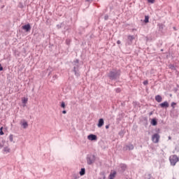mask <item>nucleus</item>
Here are the masks:
<instances>
[{"instance_id":"f257e3e1","label":"nucleus","mask_w":179,"mask_h":179,"mask_svg":"<svg viewBox=\"0 0 179 179\" xmlns=\"http://www.w3.org/2000/svg\"><path fill=\"white\" fill-rule=\"evenodd\" d=\"M120 71H110L109 73L108 77L110 78V79L113 80L114 79H117V76H120Z\"/></svg>"},{"instance_id":"f03ea898","label":"nucleus","mask_w":179,"mask_h":179,"mask_svg":"<svg viewBox=\"0 0 179 179\" xmlns=\"http://www.w3.org/2000/svg\"><path fill=\"white\" fill-rule=\"evenodd\" d=\"M169 160L172 166H176L179 159H178V157H177V155H171L169 158Z\"/></svg>"},{"instance_id":"7ed1b4c3","label":"nucleus","mask_w":179,"mask_h":179,"mask_svg":"<svg viewBox=\"0 0 179 179\" xmlns=\"http://www.w3.org/2000/svg\"><path fill=\"white\" fill-rule=\"evenodd\" d=\"M159 140H160V135H159V134H155L152 136V141L154 143H159Z\"/></svg>"},{"instance_id":"20e7f679","label":"nucleus","mask_w":179,"mask_h":179,"mask_svg":"<svg viewBox=\"0 0 179 179\" xmlns=\"http://www.w3.org/2000/svg\"><path fill=\"white\" fill-rule=\"evenodd\" d=\"M127 40L129 41L128 42V45H131V44H132V41H134V40H135V36L129 35L127 36Z\"/></svg>"},{"instance_id":"39448f33","label":"nucleus","mask_w":179,"mask_h":179,"mask_svg":"<svg viewBox=\"0 0 179 179\" xmlns=\"http://www.w3.org/2000/svg\"><path fill=\"white\" fill-rule=\"evenodd\" d=\"M87 139L89 141H97V136L94 135V134H90L87 136Z\"/></svg>"},{"instance_id":"423d86ee","label":"nucleus","mask_w":179,"mask_h":179,"mask_svg":"<svg viewBox=\"0 0 179 179\" xmlns=\"http://www.w3.org/2000/svg\"><path fill=\"white\" fill-rule=\"evenodd\" d=\"M159 106H160V107H161L162 108H169V102H167V101H164V103H160Z\"/></svg>"},{"instance_id":"0eeeda50","label":"nucleus","mask_w":179,"mask_h":179,"mask_svg":"<svg viewBox=\"0 0 179 179\" xmlns=\"http://www.w3.org/2000/svg\"><path fill=\"white\" fill-rule=\"evenodd\" d=\"M115 176H117V171H111L110 175H109V179H114L115 178Z\"/></svg>"},{"instance_id":"6e6552de","label":"nucleus","mask_w":179,"mask_h":179,"mask_svg":"<svg viewBox=\"0 0 179 179\" xmlns=\"http://www.w3.org/2000/svg\"><path fill=\"white\" fill-rule=\"evenodd\" d=\"M23 30H26V31H30L31 27H30V24L22 26Z\"/></svg>"},{"instance_id":"1a4fd4ad","label":"nucleus","mask_w":179,"mask_h":179,"mask_svg":"<svg viewBox=\"0 0 179 179\" xmlns=\"http://www.w3.org/2000/svg\"><path fill=\"white\" fill-rule=\"evenodd\" d=\"M104 125V120L102 118L99 119V123L97 124L98 128H101Z\"/></svg>"},{"instance_id":"9d476101","label":"nucleus","mask_w":179,"mask_h":179,"mask_svg":"<svg viewBox=\"0 0 179 179\" xmlns=\"http://www.w3.org/2000/svg\"><path fill=\"white\" fill-rule=\"evenodd\" d=\"M20 124L22 125V127H23L24 129H26V128L29 127V124L27 123V122H26V120L22 121L20 122Z\"/></svg>"},{"instance_id":"9b49d317","label":"nucleus","mask_w":179,"mask_h":179,"mask_svg":"<svg viewBox=\"0 0 179 179\" xmlns=\"http://www.w3.org/2000/svg\"><path fill=\"white\" fill-rule=\"evenodd\" d=\"M22 104H24L23 107H26V104H27V101H29V99L26 97H23L22 98Z\"/></svg>"},{"instance_id":"f8f14e48","label":"nucleus","mask_w":179,"mask_h":179,"mask_svg":"<svg viewBox=\"0 0 179 179\" xmlns=\"http://www.w3.org/2000/svg\"><path fill=\"white\" fill-rule=\"evenodd\" d=\"M155 100L157 101V103H162V100H163V98H162V96L160 95H157L155 96Z\"/></svg>"},{"instance_id":"ddd939ff","label":"nucleus","mask_w":179,"mask_h":179,"mask_svg":"<svg viewBox=\"0 0 179 179\" xmlns=\"http://www.w3.org/2000/svg\"><path fill=\"white\" fill-rule=\"evenodd\" d=\"M85 173H86V169L83 168L80 171V176H85Z\"/></svg>"},{"instance_id":"4468645a","label":"nucleus","mask_w":179,"mask_h":179,"mask_svg":"<svg viewBox=\"0 0 179 179\" xmlns=\"http://www.w3.org/2000/svg\"><path fill=\"white\" fill-rule=\"evenodd\" d=\"M152 125L156 126L157 125V121H156V119H152L151 121Z\"/></svg>"},{"instance_id":"2eb2a0df","label":"nucleus","mask_w":179,"mask_h":179,"mask_svg":"<svg viewBox=\"0 0 179 179\" xmlns=\"http://www.w3.org/2000/svg\"><path fill=\"white\" fill-rule=\"evenodd\" d=\"M3 152H5V153H9V152H10V149L8 147H6L3 149Z\"/></svg>"},{"instance_id":"dca6fc26","label":"nucleus","mask_w":179,"mask_h":179,"mask_svg":"<svg viewBox=\"0 0 179 179\" xmlns=\"http://www.w3.org/2000/svg\"><path fill=\"white\" fill-rule=\"evenodd\" d=\"M144 22L145 23H149V15H145V16Z\"/></svg>"},{"instance_id":"f3484780","label":"nucleus","mask_w":179,"mask_h":179,"mask_svg":"<svg viewBox=\"0 0 179 179\" xmlns=\"http://www.w3.org/2000/svg\"><path fill=\"white\" fill-rule=\"evenodd\" d=\"M169 69L176 70V67L173 64L169 65Z\"/></svg>"},{"instance_id":"a211bd4d","label":"nucleus","mask_w":179,"mask_h":179,"mask_svg":"<svg viewBox=\"0 0 179 179\" xmlns=\"http://www.w3.org/2000/svg\"><path fill=\"white\" fill-rule=\"evenodd\" d=\"M177 105V103L176 102H172L171 106L173 108H176V106Z\"/></svg>"},{"instance_id":"6ab92c4d","label":"nucleus","mask_w":179,"mask_h":179,"mask_svg":"<svg viewBox=\"0 0 179 179\" xmlns=\"http://www.w3.org/2000/svg\"><path fill=\"white\" fill-rule=\"evenodd\" d=\"M9 139H10V142H13V135H10L9 136Z\"/></svg>"},{"instance_id":"aec40b11","label":"nucleus","mask_w":179,"mask_h":179,"mask_svg":"<svg viewBox=\"0 0 179 179\" xmlns=\"http://www.w3.org/2000/svg\"><path fill=\"white\" fill-rule=\"evenodd\" d=\"M150 3H155V0H148Z\"/></svg>"},{"instance_id":"412c9836","label":"nucleus","mask_w":179,"mask_h":179,"mask_svg":"<svg viewBox=\"0 0 179 179\" xmlns=\"http://www.w3.org/2000/svg\"><path fill=\"white\" fill-rule=\"evenodd\" d=\"M61 107H62V108H65V103L64 102L62 103Z\"/></svg>"},{"instance_id":"4be33fe9","label":"nucleus","mask_w":179,"mask_h":179,"mask_svg":"<svg viewBox=\"0 0 179 179\" xmlns=\"http://www.w3.org/2000/svg\"><path fill=\"white\" fill-rule=\"evenodd\" d=\"M3 127H1V131H0V135H3V131H2Z\"/></svg>"},{"instance_id":"5701e85b","label":"nucleus","mask_w":179,"mask_h":179,"mask_svg":"<svg viewBox=\"0 0 179 179\" xmlns=\"http://www.w3.org/2000/svg\"><path fill=\"white\" fill-rule=\"evenodd\" d=\"M149 83V82L148 81V80H145L144 82H143V85H148Z\"/></svg>"},{"instance_id":"b1692460","label":"nucleus","mask_w":179,"mask_h":179,"mask_svg":"<svg viewBox=\"0 0 179 179\" xmlns=\"http://www.w3.org/2000/svg\"><path fill=\"white\" fill-rule=\"evenodd\" d=\"M109 128H110V126H109V125H106V129H108Z\"/></svg>"},{"instance_id":"393cba45","label":"nucleus","mask_w":179,"mask_h":179,"mask_svg":"<svg viewBox=\"0 0 179 179\" xmlns=\"http://www.w3.org/2000/svg\"><path fill=\"white\" fill-rule=\"evenodd\" d=\"M117 44H121V41H117Z\"/></svg>"},{"instance_id":"a878e982","label":"nucleus","mask_w":179,"mask_h":179,"mask_svg":"<svg viewBox=\"0 0 179 179\" xmlns=\"http://www.w3.org/2000/svg\"><path fill=\"white\" fill-rule=\"evenodd\" d=\"M0 71H3V68L2 66L0 67Z\"/></svg>"},{"instance_id":"bb28decb","label":"nucleus","mask_w":179,"mask_h":179,"mask_svg":"<svg viewBox=\"0 0 179 179\" xmlns=\"http://www.w3.org/2000/svg\"><path fill=\"white\" fill-rule=\"evenodd\" d=\"M62 113L63 114H65L66 113V110H63Z\"/></svg>"},{"instance_id":"cd10ccee","label":"nucleus","mask_w":179,"mask_h":179,"mask_svg":"<svg viewBox=\"0 0 179 179\" xmlns=\"http://www.w3.org/2000/svg\"><path fill=\"white\" fill-rule=\"evenodd\" d=\"M169 141H171V136H169Z\"/></svg>"},{"instance_id":"c85d7f7f","label":"nucleus","mask_w":179,"mask_h":179,"mask_svg":"<svg viewBox=\"0 0 179 179\" xmlns=\"http://www.w3.org/2000/svg\"><path fill=\"white\" fill-rule=\"evenodd\" d=\"M130 148L131 149H134V146L132 145L130 146Z\"/></svg>"},{"instance_id":"c756f323","label":"nucleus","mask_w":179,"mask_h":179,"mask_svg":"<svg viewBox=\"0 0 179 179\" xmlns=\"http://www.w3.org/2000/svg\"><path fill=\"white\" fill-rule=\"evenodd\" d=\"M87 2H90V0H86Z\"/></svg>"},{"instance_id":"7c9ffc66","label":"nucleus","mask_w":179,"mask_h":179,"mask_svg":"<svg viewBox=\"0 0 179 179\" xmlns=\"http://www.w3.org/2000/svg\"><path fill=\"white\" fill-rule=\"evenodd\" d=\"M150 115H152V113H150Z\"/></svg>"},{"instance_id":"2f4dec72","label":"nucleus","mask_w":179,"mask_h":179,"mask_svg":"<svg viewBox=\"0 0 179 179\" xmlns=\"http://www.w3.org/2000/svg\"><path fill=\"white\" fill-rule=\"evenodd\" d=\"M0 66H1V64H0Z\"/></svg>"}]
</instances>
